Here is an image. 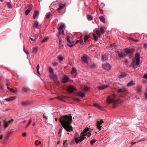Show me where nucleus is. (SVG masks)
<instances>
[{
  "label": "nucleus",
  "mask_w": 147,
  "mask_h": 147,
  "mask_svg": "<svg viewBox=\"0 0 147 147\" xmlns=\"http://www.w3.org/2000/svg\"><path fill=\"white\" fill-rule=\"evenodd\" d=\"M31 11V10L30 9H28L26 10L25 11V14L26 15H28V14Z\"/></svg>",
  "instance_id": "obj_42"
},
{
  "label": "nucleus",
  "mask_w": 147,
  "mask_h": 147,
  "mask_svg": "<svg viewBox=\"0 0 147 147\" xmlns=\"http://www.w3.org/2000/svg\"><path fill=\"white\" fill-rule=\"evenodd\" d=\"M31 123V120L29 121L27 125L26 126V127H27Z\"/></svg>",
  "instance_id": "obj_63"
},
{
  "label": "nucleus",
  "mask_w": 147,
  "mask_h": 147,
  "mask_svg": "<svg viewBox=\"0 0 147 147\" xmlns=\"http://www.w3.org/2000/svg\"><path fill=\"white\" fill-rule=\"evenodd\" d=\"M95 32H96L97 35L98 37H99L101 36V34L100 33V31L99 30H96V31H95Z\"/></svg>",
  "instance_id": "obj_31"
},
{
  "label": "nucleus",
  "mask_w": 147,
  "mask_h": 147,
  "mask_svg": "<svg viewBox=\"0 0 147 147\" xmlns=\"http://www.w3.org/2000/svg\"><path fill=\"white\" fill-rule=\"evenodd\" d=\"M86 136V134H81L80 136L78 138L79 139H80V141L81 142L86 139V138L85 137Z\"/></svg>",
  "instance_id": "obj_12"
},
{
  "label": "nucleus",
  "mask_w": 147,
  "mask_h": 147,
  "mask_svg": "<svg viewBox=\"0 0 147 147\" xmlns=\"http://www.w3.org/2000/svg\"><path fill=\"white\" fill-rule=\"evenodd\" d=\"M96 141V140L95 139H93V140H92L90 142V144L91 145H93V144Z\"/></svg>",
  "instance_id": "obj_43"
},
{
  "label": "nucleus",
  "mask_w": 147,
  "mask_h": 147,
  "mask_svg": "<svg viewBox=\"0 0 147 147\" xmlns=\"http://www.w3.org/2000/svg\"><path fill=\"white\" fill-rule=\"evenodd\" d=\"M12 135V133L11 132H8L6 135V136L5 137V138L7 140L8 138H9V137L11 136Z\"/></svg>",
  "instance_id": "obj_23"
},
{
  "label": "nucleus",
  "mask_w": 147,
  "mask_h": 147,
  "mask_svg": "<svg viewBox=\"0 0 147 147\" xmlns=\"http://www.w3.org/2000/svg\"><path fill=\"white\" fill-rule=\"evenodd\" d=\"M111 66L108 63H106L102 65V68L105 69L109 70L111 68Z\"/></svg>",
  "instance_id": "obj_8"
},
{
  "label": "nucleus",
  "mask_w": 147,
  "mask_h": 147,
  "mask_svg": "<svg viewBox=\"0 0 147 147\" xmlns=\"http://www.w3.org/2000/svg\"><path fill=\"white\" fill-rule=\"evenodd\" d=\"M74 95L75 96H79L80 92H76L74 94Z\"/></svg>",
  "instance_id": "obj_57"
},
{
  "label": "nucleus",
  "mask_w": 147,
  "mask_h": 147,
  "mask_svg": "<svg viewBox=\"0 0 147 147\" xmlns=\"http://www.w3.org/2000/svg\"><path fill=\"white\" fill-rule=\"evenodd\" d=\"M72 99L74 100L76 102H79L80 101L78 98H76L75 97L72 98Z\"/></svg>",
  "instance_id": "obj_40"
},
{
  "label": "nucleus",
  "mask_w": 147,
  "mask_h": 147,
  "mask_svg": "<svg viewBox=\"0 0 147 147\" xmlns=\"http://www.w3.org/2000/svg\"><path fill=\"white\" fill-rule=\"evenodd\" d=\"M59 59L60 60L62 61L63 59V57L61 56H59Z\"/></svg>",
  "instance_id": "obj_58"
},
{
  "label": "nucleus",
  "mask_w": 147,
  "mask_h": 147,
  "mask_svg": "<svg viewBox=\"0 0 147 147\" xmlns=\"http://www.w3.org/2000/svg\"><path fill=\"white\" fill-rule=\"evenodd\" d=\"M96 67V65L94 63H92L91 67L92 68H94Z\"/></svg>",
  "instance_id": "obj_55"
},
{
  "label": "nucleus",
  "mask_w": 147,
  "mask_h": 147,
  "mask_svg": "<svg viewBox=\"0 0 147 147\" xmlns=\"http://www.w3.org/2000/svg\"><path fill=\"white\" fill-rule=\"evenodd\" d=\"M67 90L69 93H71L75 91H76V89L72 86H69L67 87Z\"/></svg>",
  "instance_id": "obj_3"
},
{
  "label": "nucleus",
  "mask_w": 147,
  "mask_h": 147,
  "mask_svg": "<svg viewBox=\"0 0 147 147\" xmlns=\"http://www.w3.org/2000/svg\"><path fill=\"white\" fill-rule=\"evenodd\" d=\"M144 48H146V47H147V44L145 43L144 45Z\"/></svg>",
  "instance_id": "obj_64"
},
{
  "label": "nucleus",
  "mask_w": 147,
  "mask_h": 147,
  "mask_svg": "<svg viewBox=\"0 0 147 147\" xmlns=\"http://www.w3.org/2000/svg\"><path fill=\"white\" fill-rule=\"evenodd\" d=\"M93 36L94 38V40L95 41H97L98 39V37L96 36L95 34H93Z\"/></svg>",
  "instance_id": "obj_41"
},
{
  "label": "nucleus",
  "mask_w": 147,
  "mask_h": 147,
  "mask_svg": "<svg viewBox=\"0 0 147 147\" xmlns=\"http://www.w3.org/2000/svg\"><path fill=\"white\" fill-rule=\"evenodd\" d=\"M51 13L48 14V15H47L46 16V18H49L51 16Z\"/></svg>",
  "instance_id": "obj_56"
},
{
  "label": "nucleus",
  "mask_w": 147,
  "mask_h": 147,
  "mask_svg": "<svg viewBox=\"0 0 147 147\" xmlns=\"http://www.w3.org/2000/svg\"><path fill=\"white\" fill-rule=\"evenodd\" d=\"M16 98V96H11L4 100V101H11L15 100Z\"/></svg>",
  "instance_id": "obj_13"
},
{
  "label": "nucleus",
  "mask_w": 147,
  "mask_h": 147,
  "mask_svg": "<svg viewBox=\"0 0 147 147\" xmlns=\"http://www.w3.org/2000/svg\"><path fill=\"white\" fill-rule=\"evenodd\" d=\"M37 47H34L32 48V51L33 53H36L37 51Z\"/></svg>",
  "instance_id": "obj_30"
},
{
  "label": "nucleus",
  "mask_w": 147,
  "mask_h": 147,
  "mask_svg": "<svg viewBox=\"0 0 147 147\" xmlns=\"http://www.w3.org/2000/svg\"><path fill=\"white\" fill-rule=\"evenodd\" d=\"M69 80V78L66 75H64L63 78L62 82L64 83H66Z\"/></svg>",
  "instance_id": "obj_16"
},
{
  "label": "nucleus",
  "mask_w": 147,
  "mask_h": 147,
  "mask_svg": "<svg viewBox=\"0 0 147 147\" xmlns=\"http://www.w3.org/2000/svg\"><path fill=\"white\" fill-rule=\"evenodd\" d=\"M29 104V102L28 101H24L22 102V106H27Z\"/></svg>",
  "instance_id": "obj_21"
},
{
  "label": "nucleus",
  "mask_w": 147,
  "mask_h": 147,
  "mask_svg": "<svg viewBox=\"0 0 147 147\" xmlns=\"http://www.w3.org/2000/svg\"><path fill=\"white\" fill-rule=\"evenodd\" d=\"M104 123L103 121L102 120H100V121H97L96 125L99 131L101 130L102 124Z\"/></svg>",
  "instance_id": "obj_5"
},
{
  "label": "nucleus",
  "mask_w": 147,
  "mask_h": 147,
  "mask_svg": "<svg viewBox=\"0 0 147 147\" xmlns=\"http://www.w3.org/2000/svg\"><path fill=\"white\" fill-rule=\"evenodd\" d=\"M7 88L10 91L13 92L15 93L16 92V91L15 90H14L13 89L11 88H10L9 87H7Z\"/></svg>",
  "instance_id": "obj_38"
},
{
  "label": "nucleus",
  "mask_w": 147,
  "mask_h": 147,
  "mask_svg": "<svg viewBox=\"0 0 147 147\" xmlns=\"http://www.w3.org/2000/svg\"><path fill=\"white\" fill-rule=\"evenodd\" d=\"M39 15V11H36L33 14V18L34 19H35L36 16H37Z\"/></svg>",
  "instance_id": "obj_22"
},
{
  "label": "nucleus",
  "mask_w": 147,
  "mask_h": 147,
  "mask_svg": "<svg viewBox=\"0 0 147 147\" xmlns=\"http://www.w3.org/2000/svg\"><path fill=\"white\" fill-rule=\"evenodd\" d=\"M135 84L134 83L133 81H131L129 82L127 84V86L129 87L131 86L134 85Z\"/></svg>",
  "instance_id": "obj_26"
},
{
  "label": "nucleus",
  "mask_w": 147,
  "mask_h": 147,
  "mask_svg": "<svg viewBox=\"0 0 147 147\" xmlns=\"http://www.w3.org/2000/svg\"><path fill=\"white\" fill-rule=\"evenodd\" d=\"M84 89L85 90L87 91L89 90V88L88 87H85L84 88Z\"/></svg>",
  "instance_id": "obj_51"
},
{
  "label": "nucleus",
  "mask_w": 147,
  "mask_h": 147,
  "mask_svg": "<svg viewBox=\"0 0 147 147\" xmlns=\"http://www.w3.org/2000/svg\"><path fill=\"white\" fill-rule=\"evenodd\" d=\"M85 96L84 94L82 93H80L79 96H81V97L83 98Z\"/></svg>",
  "instance_id": "obj_49"
},
{
  "label": "nucleus",
  "mask_w": 147,
  "mask_h": 147,
  "mask_svg": "<svg viewBox=\"0 0 147 147\" xmlns=\"http://www.w3.org/2000/svg\"><path fill=\"white\" fill-rule=\"evenodd\" d=\"M125 64L126 66H127V65H128V62H127V61L126 60H125Z\"/></svg>",
  "instance_id": "obj_62"
},
{
  "label": "nucleus",
  "mask_w": 147,
  "mask_h": 147,
  "mask_svg": "<svg viewBox=\"0 0 147 147\" xmlns=\"http://www.w3.org/2000/svg\"><path fill=\"white\" fill-rule=\"evenodd\" d=\"M88 19L89 20H92V16L90 15H88L87 16Z\"/></svg>",
  "instance_id": "obj_45"
},
{
  "label": "nucleus",
  "mask_w": 147,
  "mask_h": 147,
  "mask_svg": "<svg viewBox=\"0 0 147 147\" xmlns=\"http://www.w3.org/2000/svg\"><path fill=\"white\" fill-rule=\"evenodd\" d=\"M75 142L76 144H78L79 143V141H80V139H78V137H76L75 139Z\"/></svg>",
  "instance_id": "obj_39"
},
{
  "label": "nucleus",
  "mask_w": 147,
  "mask_h": 147,
  "mask_svg": "<svg viewBox=\"0 0 147 147\" xmlns=\"http://www.w3.org/2000/svg\"><path fill=\"white\" fill-rule=\"evenodd\" d=\"M143 78L147 79V75L146 74H145L144 75Z\"/></svg>",
  "instance_id": "obj_61"
},
{
  "label": "nucleus",
  "mask_w": 147,
  "mask_h": 147,
  "mask_svg": "<svg viewBox=\"0 0 147 147\" xmlns=\"http://www.w3.org/2000/svg\"><path fill=\"white\" fill-rule=\"evenodd\" d=\"M7 5L8 7L9 8H11L12 7V5L9 2H7Z\"/></svg>",
  "instance_id": "obj_47"
},
{
  "label": "nucleus",
  "mask_w": 147,
  "mask_h": 147,
  "mask_svg": "<svg viewBox=\"0 0 147 147\" xmlns=\"http://www.w3.org/2000/svg\"><path fill=\"white\" fill-rule=\"evenodd\" d=\"M118 56L119 58H122L126 57L127 55L124 53L118 52Z\"/></svg>",
  "instance_id": "obj_18"
},
{
  "label": "nucleus",
  "mask_w": 147,
  "mask_h": 147,
  "mask_svg": "<svg viewBox=\"0 0 147 147\" xmlns=\"http://www.w3.org/2000/svg\"><path fill=\"white\" fill-rule=\"evenodd\" d=\"M13 120H10L9 121H7V120H4L3 121V125L4 127V129H5L8 126L9 124L12 123Z\"/></svg>",
  "instance_id": "obj_4"
},
{
  "label": "nucleus",
  "mask_w": 147,
  "mask_h": 147,
  "mask_svg": "<svg viewBox=\"0 0 147 147\" xmlns=\"http://www.w3.org/2000/svg\"><path fill=\"white\" fill-rule=\"evenodd\" d=\"M90 37L88 36H85L84 38V42H86L87 40Z\"/></svg>",
  "instance_id": "obj_33"
},
{
  "label": "nucleus",
  "mask_w": 147,
  "mask_h": 147,
  "mask_svg": "<svg viewBox=\"0 0 147 147\" xmlns=\"http://www.w3.org/2000/svg\"><path fill=\"white\" fill-rule=\"evenodd\" d=\"M126 76V74L125 73H121L119 76V78H122L125 77Z\"/></svg>",
  "instance_id": "obj_28"
},
{
  "label": "nucleus",
  "mask_w": 147,
  "mask_h": 147,
  "mask_svg": "<svg viewBox=\"0 0 147 147\" xmlns=\"http://www.w3.org/2000/svg\"><path fill=\"white\" fill-rule=\"evenodd\" d=\"M80 42L81 45L83 44V40L82 38H81L80 40Z\"/></svg>",
  "instance_id": "obj_59"
},
{
  "label": "nucleus",
  "mask_w": 147,
  "mask_h": 147,
  "mask_svg": "<svg viewBox=\"0 0 147 147\" xmlns=\"http://www.w3.org/2000/svg\"><path fill=\"white\" fill-rule=\"evenodd\" d=\"M49 70V72L51 73H53L54 72L53 70L51 67H48Z\"/></svg>",
  "instance_id": "obj_37"
},
{
  "label": "nucleus",
  "mask_w": 147,
  "mask_h": 147,
  "mask_svg": "<svg viewBox=\"0 0 147 147\" xmlns=\"http://www.w3.org/2000/svg\"><path fill=\"white\" fill-rule=\"evenodd\" d=\"M94 106L96 107L99 109L100 110H102L103 109V108L100 106L98 104H95L94 105Z\"/></svg>",
  "instance_id": "obj_24"
},
{
  "label": "nucleus",
  "mask_w": 147,
  "mask_h": 147,
  "mask_svg": "<svg viewBox=\"0 0 147 147\" xmlns=\"http://www.w3.org/2000/svg\"><path fill=\"white\" fill-rule=\"evenodd\" d=\"M63 128L67 131L70 132L73 130L71 126L72 120H59Z\"/></svg>",
  "instance_id": "obj_1"
},
{
  "label": "nucleus",
  "mask_w": 147,
  "mask_h": 147,
  "mask_svg": "<svg viewBox=\"0 0 147 147\" xmlns=\"http://www.w3.org/2000/svg\"><path fill=\"white\" fill-rule=\"evenodd\" d=\"M65 4H61L60 6L58 8V9H62L64 8L65 6Z\"/></svg>",
  "instance_id": "obj_32"
},
{
  "label": "nucleus",
  "mask_w": 147,
  "mask_h": 147,
  "mask_svg": "<svg viewBox=\"0 0 147 147\" xmlns=\"http://www.w3.org/2000/svg\"><path fill=\"white\" fill-rule=\"evenodd\" d=\"M76 69L74 67H73L72 71H71V73L72 74L74 73L75 72H76Z\"/></svg>",
  "instance_id": "obj_44"
},
{
  "label": "nucleus",
  "mask_w": 147,
  "mask_h": 147,
  "mask_svg": "<svg viewBox=\"0 0 147 147\" xmlns=\"http://www.w3.org/2000/svg\"><path fill=\"white\" fill-rule=\"evenodd\" d=\"M69 38H70V37H69L68 36H67V38H66V40L67 41V42L68 43H69L70 44H71V43H73V42H71Z\"/></svg>",
  "instance_id": "obj_36"
},
{
  "label": "nucleus",
  "mask_w": 147,
  "mask_h": 147,
  "mask_svg": "<svg viewBox=\"0 0 147 147\" xmlns=\"http://www.w3.org/2000/svg\"><path fill=\"white\" fill-rule=\"evenodd\" d=\"M133 65L134 67L137 68L139 66L140 62V60H136L135 63V60H133Z\"/></svg>",
  "instance_id": "obj_9"
},
{
  "label": "nucleus",
  "mask_w": 147,
  "mask_h": 147,
  "mask_svg": "<svg viewBox=\"0 0 147 147\" xmlns=\"http://www.w3.org/2000/svg\"><path fill=\"white\" fill-rule=\"evenodd\" d=\"M61 38H59V48H61V42H62V40Z\"/></svg>",
  "instance_id": "obj_46"
},
{
  "label": "nucleus",
  "mask_w": 147,
  "mask_h": 147,
  "mask_svg": "<svg viewBox=\"0 0 147 147\" xmlns=\"http://www.w3.org/2000/svg\"><path fill=\"white\" fill-rule=\"evenodd\" d=\"M22 91L24 92H26V94H27L30 92V90H29L28 88L26 86H25L23 88Z\"/></svg>",
  "instance_id": "obj_14"
},
{
  "label": "nucleus",
  "mask_w": 147,
  "mask_h": 147,
  "mask_svg": "<svg viewBox=\"0 0 147 147\" xmlns=\"http://www.w3.org/2000/svg\"><path fill=\"white\" fill-rule=\"evenodd\" d=\"M107 102L110 104L112 102L115 104H119L121 103L122 102V101H119L118 100H117L114 101L113 98H111L110 96L108 97L107 100Z\"/></svg>",
  "instance_id": "obj_2"
},
{
  "label": "nucleus",
  "mask_w": 147,
  "mask_h": 147,
  "mask_svg": "<svg viewBox=\"0 0 147 147\" xmlns=\"http://www.w3.org/2000/svg\"><path fill=\"white\" fill-rule=\"evenodd\" d=\"M33 26L34 28H39V26L38 22L36 21H34L33 24Z\"/></svg>",
  "instance_id": "obj_19"
},
{
  "label": "nucleus",
  "mask_w": 147,
  "mask_h": 147,
  "mask_svg": "<svg viewBox=\"0 0 147 147\" xmlns=\"http://www.w3.org/2000/svg\"><path fill=\"white\" fill-rule=\"evenodd\" d=\"M72 119V117L70 114L68 115H65L61 117V119Z\"/></svg>",
  "instance_id": "obj_7"
},
{
  "label": "nucleus",
  "mask_w": 147,
  "mask_h": 147,
  "mask_svg": "<svg viewBox=\"0 0 147 147\" xmlns=\"http://www.w3.org/2000/svg\"><path fill=\"white\" fill-rule=\"evenodd\" d=\"M82 60L85 63L87 64L88 63V61L87 58L85 56H83L81 57Z\"/></svg>",
  "instance_id": "obj_20"
},
{
  "label": "nucleus",
  "mask_w": 147,
  "mask_h": 147,
  "mask_svg": "<svg viewBox=\"0 0 147 147\" xmlns=\"http://www.w3.org/2000/svg\"><path fill=\"white\" fill-rule=\"evenodd\" d=\"M135 58L136 60H140V55L139 53H137L135 55Z\"/></svg>",
  "instance_id": "obj_29"
},
{
  "label": "nucleus",
  "mask_w": 147,
  "mask_h": 147,
  "mask_svg": "<svg viewBox=\"0 0 147 147\" xmlns=\"http://www.w3.org/2000/svg\"><path fill=\"white\" fill-rule=\"evenodd\" d=\"M50 78L54 82L56 81L57 80V76L54 74H51L50 75Z\"/></svg>",
  "instance_id": "obj_10"
},
{
  "label": "nucleus",
  "mask_w": 147,
  "mask_h": 147,
  "mask_svg": "<svg viewBox=\"0 0 147 147\" xmlns=\"http://www.w3.org/2000/svg\"><path fill=\"white\" fill-rule=\"evenodd\" d=\"M89 130V128L88 127H87L84 130L83 132L81 133L82 134H86L87 133L86 132L88 131Z\"/></svg>",
  "instance_id": "obj_27"
},
{
  "label": "nucleus",
  "mask_w": 147,
  "mask_h": 147,
  "mask_svg": "<svg viewBox=\"0 0 147 147\" xmlns=\"http://www.w3.org/2000/svg\"><path fill=\"white\" fill-rule=\"evenodd\" d=\"M67 45H68V46H69L70 47H72L74 45V44L69 45V44H67Z\"/></svg>",
  "instance_id": "obj_60"
},
{
  "label": "nucleus",
  "mask_w": 147,
  "mask_h": 147,
  "mask_svg": "<svg viewBox=\"0 0 147 147\" xmlns=\"http://www.w3.org/2000/svg\"><path fill=\"white\" fill-rule=\"evenodd\" d=\"M28 7H29V9H30L31 10L33 6L32 5L30 4L28 5Z\"/></svg>",
  "instance_id": "obj_50"
},
{
  "label": "nucleus",
  "mask_w": 147,
  "mask_h": 147,
  "mask_svg": "<svg viewBox=\"0 0 147 147\" xmlns=\"http://www.w3.org/2000/svg\"><path fill=\"white\" fill-rule=\"evenodd\" d=\"M109 85H100L99 86H97L96 87L97 88L99 89L100 90H102L104 89L105 88H107L109 87Z\"/></svg>",
  "instance_id": "obj_11"
},
{
  "label": "nucleus",
  "mask_w": 147,
  "mask_h": 147,
  "mask_svg": "<svg viewBox=\"0 0 147 147\" xmlns=\"http://www.w3.org/2000/svg\"><path fill=\"white\" fill-rule=\"evenodd\" d=\"M39 67H40L39 65V64L37 65V67H36V69H37V73L39 75H40V74L39 71Z\"/></svg>",
  "instance_id": "obj_34"
},
{
  "label": "nucleus",
  "mask_w": 147,
  "mask_h": 147,
  "mask_svg": "<svg viewBox=\"0 0 147 147\" xmlns=\"http://www.w3.org/2000/svg\"><path fill=\"white\" fill-rule=\"evenodd\" d=\"M63 28V25H61L59 28V30H62Z\"/></svg>",
  "instance_id": "obj_54"
},
{
  "label": "nucleus",
  "mask_w": 147,
  "mask_h": 147,
  "mask_svg": "<svg viewBox=\"0 0 147 147\" xmlns=\"http://www.w3.org/2000/svg\"><path fill=\"white\" fill-rule=\"evenodd\" d=\"M86 135L88 136V137H90L91 135V133L90 132H88L86 134Z\"/></svg>",
  "instance_id": "obj_53"
},
{
  "label": "nucleus",
  "mask_w": 147,
  "mask_h": 147,
  "mask_svg": "<svg viewBox=\"0 0 147 147\" xmlns=\"http://www.w3.org/2000/svg\"><path fill=\"white\" fill-rule=\"evenodd\" d=\"M142 87L141 86L140 87H139L138 88V90L139 92H142Z\"/></svg>",
  "instance_id": "obj_52"
},
{
  "label": "nucleus",
  "mask_w": 147,
  "mask_h": 147,
  "mask_svg": "<svg viewBox=\"0 0 147 147\" xmlns=\"http://www.w3.org/2000/svg\"><path fill=\"white\" fill-rule=\"evenodd\" d=\"M57 98L59 99V100H60L61 101H62L63 102H65V100H64V99L65 98H69L68 97L64 96H58L57 97Z\"/></svg>",
  "instance_id": "obj_15"
},
{
  "label": "nucleus",
  "mask_w": 147,
  "mask_h": 147,
  "mask_svg": "<svg viewBox=\"0 0 147 147\" xmlns=\"http://www.w3.org/2000/svg\"><path fill=\"white\" fill-rule=\"evenodd\" d=\"M127 91V89H119L118 90V92H122V94L125 95V92Z\"/></svg>",
  "instance_id": "obj_17"
},
{
  "label": "nucleus",
  "mask_w": 147,
  "mask_h": 147,
  "mask_svg": "<svg viewBox=\"0 0 147 147\" xmlns=\"http://www.w3.org/2000/svg\"><path fill=\"white\" fill-rule=\"evenodd\" d=\"M47 39H48L47 37L45 38L44 39H43L41 41V42L42 43H43V42H46V41L47 40Z\"/></svg>",
  "instance_id": "obj_48"
},
{
  "label": "nucleus",
  "mask_w": 147,
  "mask_h": 147,
  "mask_svg": "<svg viewBox=\"0 0 147 147\" xmlns=\"http://www.w3.org/2000/svg\"><path fill=\"white\" fill-rule=\"evenodd\" d=\"M99 19L100 21L104 23H105V19L103 16H100L99 17Z\"/></svg>",
  "instance_id": "obj_25"
},
{
  "label": "nucleus",
  "mask_w": 147,
  "mask_h": 147,
  "mask_svg": "<svg viewBox=\"0 0 147 147\" xmlns=\"http://www.w3.org/2000/svg\"><path fill=\"white\" fill-rule=\"evenodd\" d=\"M100 33L101 34H103L105 32V30L103 27H102L100 28Z\"/></svg>",
  "instance_id": "obj_35"
},
{
  "label": "nucleus",
  "mask_w": 147,
  "mask_h": 147,
  "mask_svg": "<svg viewBox=\"0 0 147 147\" xmlns=\"http://www.w3.org/2000/svg\"><path fill=\"white\" fill-rule=\"evenodd\" d=\"M135 50V49H129L128 48H126L125 49V52L126 54L129 53L132 54L134 53Z\"/></svg>",
  "instance_id": "obj_6"
}]
</instances>
